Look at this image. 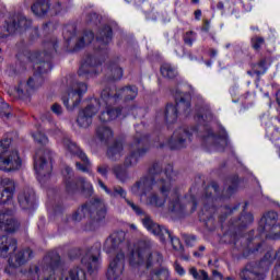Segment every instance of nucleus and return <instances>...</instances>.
Listing matches in <instances>:
<instances>
[{
  "instance_id": "obj_1",
  "label": "nucleus",
  "mask_w": 280,
  "mask_h": 280,
  "mask_svg": "<svg viewBox=\"0 0 280 280\" xmlns=\"http://www.w3.org/2000/svg\"><path fill=\"white\" fill-rule=\"evenodd\" d=\"M174 178V167L166 165L160 173V177L152 179L143 177L131 187L135 196H147V205L149 207L161 208L167 202L170 211H175L180 215H190L196 211L198 203L196 197L189 195L180 200L178 191L172 190V179Z\"/></svg>"
},
{
  "instance_id": "obj_2",
  "label": "nucleus",
  "mask_w": 280,
  "mask_h": 280,
  "mask_svg": "<svg viewBox=\"0 0 280 280\" xmlns=\"http://www.w3.org/2000/svg\"><path fill=\"white\" fill-rule=\"evenodd\" d=\"M46 52L42 54H33L31 55L32 62H35L34 69H37L38 73H35L33 77L28 79L26 83H20V85L15 89V93L18 97H26L30 96L36 89L43 85L44 79L42 73H47L49 69H51V65L49 62H40L38 65L39 58H45Z\"/></svg>"
},
{
  "instance_id": "obj_3",
  "label": "nucleus",
  "mask_w": 280,
  "mask_h": 280,
  "mask_svg": "<svg viewBox=\"0 0 280 280\" xmlns=\"http://www.w3.org/2000/svg\"><path fill=\"white\" fill-rule=\"evenodd\" d=\"M59 264L60 255L50 253L44 257L42 262L31 266L26 277L31 280H56L54 270L58 268Z\"/></svg>"
},
{
  "instance_id": "obj_4",
  "label": "nucleus",
  "mask_w": 280,
  "mask_h": 280,
  "mask_svg": "<svg viewBox=\"0 0 280 280\" xmlns=\"http://www.w3.org/2000/svg\"><path fill=\"white\" fill-rule=\"evenodd\" d=\"M12 140L4 138L0 141V170L2 172H16L21 170V156L19 151L12 149Z\"/></svg>"
},
{
  "instance_id": "obj_5",
  "label": "nucleus",
  "mask_w": 280,
  "mask_h": 280,
  "mask_svg": "<svg viewBox=\"0 0 280 280\" xmlns=\"http://www.w3.org/2000/svg\"><path fill=\"white\" fill-rule=\"evenodd\" d=\"M176 105L168 104L163 113H160L159 116L163 115L164 120L167 124H174L178 119V110H182L185 115L189 114V108L191 104L189 103V94L177 91L175 94Z\"/></svg>"
},
{
  "instance_id": "obj_6",
  "label": "nucleus",
  "mask_w": 280,
  "mask_h": 280,
  "mask_svg": "<svg viewBox=\"0 0 280 280\" xmlns=\"http://www.w3.org/2000/svg\"><path fill=\"white\" fill-rule=\"evenodd\" d=\"M98 108L102 106L105 108L100 115V120L103 122L113 121L121 115V109H115L113 106L117 104V97L110 96V89H105L101 93V100L98 101Z\"/></svg>"
},
{
  "instance_id": "obj_7",
  "label": "nucleus",
  "mask_w": 280,
  "mask_h": 280,
  "mask_svg": "<svg viewBox=\"0 0 280 280\" xmlns=\"http://www.w3.org/2000/svg\"><path fill=\"white\" fill-rule=\"evenodd\" d=\"M106 215V205L102 199H94L90 203L79 208L74 214V220H82V218H95L102 220Z\"/></svg>"
},
{
  "instance_id": "obj_8",
  "label": "nucleus",
  "mask_w": 280,
  "mask_h": 280,
  "mask_svg": "<svg viewBox=\"0 0 280 280\" xmlns=\"http://www.w3.org/2000/svg\"><path fill=\"white\" fill-rule=\"evenodd\" d=\"M89 91V86L84 82H74L70 86L68 94L62 96V102L68 110H73L82 102V95Z\"/></svg>"
},
{
  "instance_id": "obj_9",
  "label": "nucleus",
  "mask_w": 280,
  "mask_h": 280,
  "mask_svg": "<svg viewBox=\"0 0 280 280\" xmlns=\"http://www.w3.org/2000/svg\"><path fill=\"white\" fill-rule=\"evenodd\" d=\"M142 224L147 229V231H149V233H152L153 235L160 237L161 242H165V240H171L173 248H175V250H178V246H180V241L178 238L172 237V234H170V231L167 229L159 225L158 223L152 221V218L148 215L142 219Z\"/></svg>"
},
{
  "instance_id": "obj_10",
  "label": "nucleus",
  "mask_w": 280,
  "mask_h": 280,
  "mask_svg": "<svg viewBox=\"0 0 280 280\" xmlns=\"http://www.w3.org/2000/svg\"><path fill=\"white\" fill-rule=\"evenodd\" d=\"M51 154L49 150H38L35 155V171L38 178H48L51 174Z\"/></svg>"
},
{
  "instance_id": "obj_11",
  "label": "nucleus",
  "mask_w": 280,
  "mask_h": 280,
  "mask_svg": "<svg viewBox=\"0 0 280 280\" xmlns=\"http://www.w3.org/2000/svg\"><path fill=\"white\" fill-rule=\"evenodd\" d=\"M259 226L262 233H266V237L271 240H279L280 237V224L277 225V212H268L260 219Z\"/></svg>"
},
{
  "instance_id": "obj_12",
  "label": "nucleus",
  "mask_w": 280,
  "mask_h": 280,
  "mask_svg": "<svg viewBox=\"0 0 280 280\" xmlns=\"http://www.w3.org/2000/svg\"><path fill=\"white\" fill-rule=\"evenodd\" d=\"M98 186L101 187V189H104L105 194H107V196H109L110 198H121L122 200H125L128 207H130L132 211H135V213H137L138 215H141V213H143V210H141L139 206L135 205V202H132L130 199H127L128 192L126 191V189H124V187L114 186L113 189H109L108 186H106V184L102 182V179H98Z\"/></svg>"
},
{
  "instance_id": "obj_13",
  "label": "nucleus",
  "mask_w": 280,
  "mask_h": 280,
  "mask_svg": "<svg viewBox=\"0 0 280 280\" xmlns=\"http://www.w3.org/2000/svg\"><path fill=\"white\" fill-rule=\"evenodd\" d=\"M100 110V101L93 98L90 104L82 110L79 112L77 124L80 128H89L93 124V117L97 115Z\"/></svg>"
},
{
  "instance_id": "obj_14",
  "label": "nucleus",
  "mask_w": 280,
  "mask_h": 280,
  "mask_svg": "<svg viewBox=\"0 0 280 280\" xmlns=\"http://www.w3.org/2000/svg\"><path fill=\"white\" fill-rule=\"evenodd\" d=\"M63 145L66 150L70 152V154H73L74 156H78L82 162H77L75 166L79 172H85L88 174H91V161H89V158L82 150L78 147L77 143L71 142V140L66 139L63 140Z\"/></svg>"
},
{
  "instance_id": "obj_15",
  "label": "nucleus",
  "mask_w": 280,
  "mask_h": 280,
  "mask_svg": "<svg viewBox=\"0 0 280 280\" xmlns=\"http://www.w3.org/2000/svg\"><path fill=\"white\" fill-rule=\"evenodd\" d=\"M126 240L125 232H114L104 243V250L107 255H124V249L121 248L124 241Z\"/></svg>"
},
{
  "instance_id": "obj_16",
  "label": "nucleus",
  "mask_w": 280,
  "mask_h": 280,
  "mask_svg": "<svg viewBox=\"0 0 280 280\" xmlns=\"http://www.w3.org/2000/svg\"><path fill=\"white\" fill-rule=\"evenodd\" d=\"M144 140L145 138H139V136L135 138L133 143L129 145L130 153L125 159V167L137 165L139 158L148 152V148H141Z\"/></svg>"
},
{
  "instance_id": "obj_17",
  "label": "nucleus",
  "mask_w": 280,
  "mask_h": 280,
  "mask_svg": "<svg viewBox=\"0 0 280 280\" xmlns=\"http://www.w3.org/2000/svg\"><path fill=\"white\" fill-rule=\"evenodd\" d=\"M16 186L14 180L3 177L0 179V205H10L14 200Z\"/></svg>"
},
{
  "instance_id": "obj_18",
  "label": "nucleus",
  "mask_w": 280,
  "mask_h": 280,
  "mask_svg": "<svg viewBox=\"0 0 280 280\" xmlns=\"http://www.w3.org/2000/svg\"><path fill=\"white\" fill-rule=\"evenodd\" d=\"M152 254H150V249L148 247H143V243H140V246L133 250L129 256V264L131 266H140V264H147L150 266L152 264Z\"/></svg>"
},
{
  "instance_id": "obj_19",
  "label": "nucleus",
  "mask_w": 280,
  "mask_h": 280,
  "mask_svg": "<svg viewBox=\"0 0 280 280\" xmlns=\"http://www.w3.org/2000/svg\"><path fill=\"white\" fill-rule=\"evenodd\" d=\"M124 254H118V257H115L109 262V268L107 270L108 280H117L121 278V275H124Z\"/></svg>"
},
{
  "instance_id": "obj_20",
  "label": "nucleus",
  "mask_w": 280,
  "mask_h": 280,
  "mask_svg": "<svg viewBox=\"0 0 280 280\" xmlns=\"http://www.w3.org/2000/svg\"><path fill=\"white\" fill-rule=\"evenodd\" d=\"M31 257H33V252L30 248L15 250L14 255L9 258V265L11 268H20V266L27 264Z\"/></svg>"
},
{
  "instance_id": "obj_21",
  "label": "nucleus",
  "mask_w": 280,
  "mask_h": 280,
  "mask_svg": "<svg viewBox=\"0 0 280 280\" xmlns=\"http://www.w3.org/2000/svg\"><path fill=\"white\" fill-rule=\"evenodd\" d=\"M277 259V265L273 269V277H279L280 276V247L277 252L269 250L265 254L264 258L260 260V266L262 268H270V265L272 261Z\"/></svg>"
},
{
  "instance_id": "obj_22",
  "label": "nucleus",
  "mask_w": 280,
  "mask_h": 280,
  "mask_svg": "<svg viewBox=\"0 0 280 280\" xmlns=\"http://www.w3.org/2000/svg\"><path fill=\"white\" fill-rule=\"evenodd\" d=\"M19 229L18 221L14 220L12 211L0 213V230L7 233H14Z\"/></svg>"
},
{
  "instance_id": "obj_23",
  "label": "nucleus",
  "mask_w": 280,
  "mask_h": 280,
  "mask_svg": "<svg viewBox=\"0 0 280 280\" xmlns=\"http://www.w3.org/2000/svg\"><path fill=\"white\" fill-rule=\"evenodd\" d=\"M265 270H268V268H264L261 262H259L258 267H246L241 272V278L243 280H262Z\"/></svg>"
},
{
  "instance_id": "obj_24",
  "label": "nucleus",
  "mask_w": 280,
  "mask_h": 280,
  "mask_svg": "<svg viewBox=\"0 0 280 280\" xmlns=\"http://www.w3.org/2000/svg\"><path fill=\"white\" fill-rule=\"evenodd\" d=\"M30 25H32V22H30L25 16L16 15L8 20L7 32L14 34L16 30H25V27H30Z\"/></svg>"
},
{
  "instance_id": "obj_25",
  "label": "nucleus",
  "mask_w": 280,
  "mask_h": 280,
  "mask_svg": "<svg viewBox=\"0 0 280 280\" xmlns=\"http://www.w3.org/2000/svg\"><path fill=\"white\" fill-rule=\"evenodd\" d=\"M59 280H86V271L80 267L62 270Z\"/></svg>"
},
{
  "instance_id": "obj_26",
  "label": "nucleus",
  "mask_w": 280,
  "mask_h": 280,
  "mask_svg": "<svg viewBox=\"0 0 280 280\" xmlns=\"http://www.w3.org/2000/svg\"><path fill=\"white\" fill-rule=\"evenodd\" d=\"M15 252L16 241L10 236H0V257H8Z\"/></svg>"
},
{
  "instance_id": "obj_27",
  "label": "nucleus",
  "mask_w": 280,
  "mask_h": 280,
  "mask_svg": "<svg viewBox=\"0 0 280 280\" xmlns=\"http://www.w3.org/2000/svg\"><path fill=\"white\" fill-rule=\"evenodd\" d=\"M82 266L89 270V272H95L100 268V256L93 252H88L81 259Z\"/></svg>"
},
{
  "instance_id": "obj_28",
  "label": "nucleus",
  "mask_w": 280,
  "mask_h": 280,
  "mask_svg": "<svg viewBox=\"0 0 280 280\" xmlns=\"http://www.w3.org/2000/svg\"><path fill=\"white\" fill-rule=\"evenodd\" d=\"M18 202L22 209H32L34 207V190L23 189L18 196Z\"/></svg>"
},
{
  "instance_id": "obj_29",
  "label": "nucleus",
  "mask_w": 280,
  "mask_h": 280,
  "mask_svg": "<svg viewBox=\"0 0 280 280\" xmlns=\"http://www.w3.org/2000/svg\"><path fill=\"white\" fill-rule=\"evenodd\" d=\"M138 93H139V90L137 89V86H129V88L119 90L115 94L113 93V91L109 90V97H116V102L117 100H119V97H124V100L128 102L130 100H135Z\"/></svg>"
},
{
  "instance_id": "obj_30",
  "label": "nucleus",
  "mask_w": 280,
  "mask_h": 280,
  "mask_svg": "<svg viewBox=\"0 0 280 280\" xmlns=\"http://www.w3.org/2000/svg\"><path fill=\"white\" fill-rule=\"evenodd\" d=\"M107 156L110 161H120L124 156V143L116 141L108 150Z\"/></svg>"
},
{
  "instance_id": "obj_31",
  "label": "nucleus",
  "mask_w": 280,
  "mask_h": 280,
  "mask_svg": "<svg viewBox=\"0 0 280 280\" xmlns=\"http://www.w3.org/2000/svg\"><path fill=\"white\" fill-rule=\"evenodd\" d=\"M32 12L36 16H45L49 12V0H36L32 5Z\"/></svg>"
},
{
  "instance_id": "obj_32",
  "label": "nucleus",
  "mask_w": 280,
  "mask_h": 280,
  "mask_svg": "<svg viewBox=\"0 0 280 280\" xmlns=\"http://www.w3.org/2000/svg\"><path fill=\"white\" fill-rule=\"evenodd\" d=\"M189 139V132L185 129H179L173 135V147L174 148H183L185 142Z\"/></svg>"
},
{
  "instance_id": "obj_33",
  "label": "nucleus",
  "mask_w": 280,
  "mask_h": 280,
  "mask_svg": "<svg viewBox=\"0 0 280 280\" xmlns=\"http://www.w3.org/2000/svg\"><path fill=\"white\" fill-rule=\"evenodd\" d=\"M93 38H95V35L93 32L88 31L85 32L81 37H79V40L77 42V49H82V47H86V45H91L93 42Z\"/></svg>"
},
{
  "instance_id": "obj_34",
  "label": "nucleus",
  "mask_w": 280,
  "mask_h": 280,
  "mask_svg": "<svg viewBox=\"0 0 280 280\" xmlns=\"http://www.w3.org/2000/svg\"><path fill=\"white\" fill-rule=\"evenodd\" d=\"M107 73L110 80H121L124 78V70L117 63L110 65Z\"/></svg>"
},
{
  "instance_id": "obj_35",
  "label": "nucleus",
  "mask_w": 280,
  "mask_h": 280,
  "mask_svg": "<svg viewBox=\"0 0 280 280\" xmlns=\"http://www.w3.org/2000/svg\"><path fill=\"white\" fill-rule=\"evenodd\" d=\"M110 38H113V30H110V26H106L103 31L100 32V35L97 36V43L108 45V43H110Z\"/></svg>"
},
{
  "instance_id": "obj_36",
  "label": "nucleus",
  "mask_w": 280,
  "mask_h": 280,
  "mask_svg": "<svg viewBox=\"0 0 280 280\" xmlns=\"http://www.w3.org/2000/svg\"><path fill=\"white\" fill-rule=\"evenodd\" d=\"M96 133L101 141H108V139L113 138V130L106 126L98 127Z\"/></svg>"
},
{
  "instance_id": "obj_37",
  "label": "nucleus",
  "mask_w": 280,
  "mask_h": 280,
  "mask_svg": "<svg viewBox=\"0 0 280 280\" xmlns=\"http://www.w3.org/2000/svg\"><path fill=\"white\" fill-rule=\"evenodd\" d=\"M161 73L162 75H164V78H176L177 75V71H176V68L172 67V65L170 63H164L162 67H161Z\"/></svg>"
},
{
  "instance_id": "obj_38",
  "label": "nucleus",
  "mask_w": 280,
  "mask_h": 280,
  "mask_svg": "<svg viewBox=\"0 0 280 280\" xmlns=\"http://www.w3.org/2000/svg\"><path fill=\"white\" fill-rule=\"evenodd\" d=\"M188 272L196 280H209V275L207 273V271H205V270L198 271V269H196V267H191L188 270Z\"/></svg>"
},
{
  "instance_id": "obj_39",
  "label": "nucleus",
  "mask_w": 280,
  "mask_h": 280,
  "mask_svg": "<svg viewBox=\"0 0 280 280\" xmlns=\"http://www.w3.org/2000/svg\"><path fill=\"white\" fill-rule=\"evenodd\" d=\"M78 189H81L82 191H86L88 195L93 194V185L91 183L86 182V179L80 177L77 183Z\"/></svg>"
},
{
  "instance_id": "obj_40",
  "label": "nucleus",
  "mask_w": 280,
  "mask_h": 280,
  "mask_svg": "<svg viewBox=\"0 0 280 280\" xmlns=\"http://www.w3.org/2000/svg\"><path fill=\"white\" fill-rule=\"evenodd\" d=\"M114 174L116 178H118V180H120L121 183H124V180L128 178V173L126 172V170H124V167H121V165L114 166Z\"/></svg>"
},
{
  "instance_id": "obj_41",
  "label": "nucleus",
  "mask_w": 280,
  "mask_h": 280,
  "mask_svg": "<svg viewBox=\"0 0 280 280\" xmlns=\"http://www.w3.org/2000/svg\"><path fill=\"white\" fill-rule=\"evenodd\" d=\"M170 277V272L165 269H160L151 275L150 280H166Z\"/></svg>"
},
{
  "instance_id": "obj_42",
  "label": "nucleus",
  "mask_w": 280,
  "mask_h": 280,
  "mask_svg": "<svg viewBox=\"0 0 280 280\" xmlns=\"http://www.w3.org/2000/svg\"><path fill=\"white\" fill-rule=\"evenodd\" d=\"M11 113L10 105L0 97V117H10Z\"/></svg>"
},
{
  "instance_id": "obj_43",
  "label": "nucleus",
  "mask_w": 280,
  "mask_h": 280,
  "mask_svg": "<svg viewBox=\"0 0 280 280\" xmlns=\"http://www.w3.org/2000/svg\"><path fill=\"white\" fill-rule=\"evenodd\" d=\"M34 140L40 145H47L49 143V139L43 132L38 131L33 135Z\"/></svg>"
},
{
  "instance_id": "obj_44",
  "label": "nucleus",
  "mask_w": 280,
  "mask_h": 280,
  "mask_svg": "<svg viewBox=\"0 0 280 280\" xmlns=\"http://www.w3.org/2000/svg\"><path fill=\"white\" fill-rule=\"evenodd\" d=\"M264 43H265L264 37L256 36L252 38V47L256 49V51H258V49H261V47H264Z\"/></svg>"
},
{
  "instance_id": "obj_45",
  "label": "nucleus",
  "mask_w": 280,
  "mask_h": 280,
  "mask_svg": "<svg viewBox=\"0 0 280 280\" xmlns=\"http://www.w3.org/2000/svg\"><path fill=\"white\" fill-rule=\"evenodd\" d=\"M256 67L258 68L254 70V73H256V75H262V73H266V59L260 60Z\"/></svg>"
},
{
  "instance_id": "obj_46",
  "label": "nucleus",
  "mask_w": 280,
  "mask_h": 280,
  "mask_svg": "<svg viewBox=\"0 0 280 280\" xmlns=\"http://www.w3.org/2000/svg\"><path fill=\"white\" fill-rule=\"evenodd\" d=\"M56 45H57L56 39H51L50 42L44 43V47L45 49L49 50V54H54V51H56Z\"/></svg>"
},
{
  "instance_id": "obj_47",
  "label": "nucleus",
  "mask_w": 280,
  "mask_h": 280,
  "mask_svg": "<svg viewBox=\"0 0 280 280\" xmlns=\"http://www.w3.org/2000/svg\"><path fill=\"white\" fill-rule=\"evenodd\" d=\"M194 32L190 31V32H187L185 37H184V42L186 45H189V47H191V45H194V40L195 38L192 37L194 36Z\"/></svg>"
},
{
  "instance_id": "obj_48",
  "label": "nucleus",
  "mask_w": 280,
  "mask_h": 280,
  "mask_svg": "<svg viewBox=\"0 0 280 280\" xmlns=\"http://www.w3.org/2000/svg\"><path fill=\"white\" fill-rule=\"evenodd\" d=\"M50 109L57 116L62 115V105H60L58 103L52 104Z\"/></svg>"
},
{
  "instance_id": "obj_49",
  "label": "nucleus",
  "mask_w": 280,
  "mask_h": 280,
  "mask_svg": "<svg viewBox=\"0 0 280 280\" xmlns=\"http://www.w3.org/2000/svg\"><path fill=\"white\" fill-rule=\"evenodd\" d=\"M174 268L179 277H185V268H183V266H180L178 262H175Z\"/></svg>"
},
{
  "instance_id": "obj_50",
  "label": "nucleus",
  "mask_w": 280,
  "mask_h": 280,
  "mask_svg": "<svg viewBox=\"0 0 280 280\" xmlns=\"http://www.w3.org/2000/svg\"><path fill=\"white\" fill-rule=\"evenodd\" d=\"M97 172L98 174H101L102 176H106V174H108V166L106 165H101L97 167Z\"/></svg>"
},
{
  "instance_id": "obj_51",
  "label": "nucleus",
  "mask_w": 280,
  "mask_h": 280,
  "mask_svg": "<svg viewBox=\"0 0 280 280\" xmlns=\"http://www.w3.org/2000/svg\"><path fill=\"white\" fill-rule=\"evenodd\" d=\"M210 23L209 20L203 21V26L201 27V32H209L210 28Z\"/></svg>"
},
{
  "instance_id": "obj_52",
  "label": "nucleus",
  "mask_w": 280,
  "mask_h": 280,
  "mask_svg": "<svg viewBox=\"0 0 280 280\" xmlns=\"http://www.w3.org/2000/svg\"><path fill=\"white\" fill-rule=\"evenodd\" d=\"M88 21H89V23H96L97 14H95V13L90 14Z\"/></svg>"
},
{
  "instance_id": "obj_53",
  "label": "nucleus",
  "mask_w": 280,
  "mask_h": 280,
  "mask_svg": "<svg viewBox=\"0 0 280 280\" xmlns=\"http://www.w3.org/2000/svg\"><path fill=\"white\" fill-rule=\"evenodd\" d=\"M212 280H222V275L218 271L212 272Z\"/></svg>"
},
{
  "instance_id": "obj_54",
  "label": "nucleus",
  "mask_w": 280,
  "mask_h": 280,
  "mask_svg": "<svg viewBox=\"0 0 280 280\" xmlns=\"http://www.w3.org/2000/svg\"><path fill=\"white\" fill-rule=\"evenodd\" d=\"M186 244H188L189 246H191V242H196V236H187L185 238Z\"/></svg>"
},
{
  "instance_id": "obj_55",
  "label": "nucleus",
  "mask_w": 280,
  "mask_h": 280,
  "mask_svg": "<svg viewBox=\"0 0 280 280\" xmlns=\"http://www.w3.org/2000/svg\"><path fill=\"white\" fill-rule=\"evenodd\" d=\"M86 73V65L81 66L79 69V75H84Z\"/></svg>"
},
{
  "instance_id": "obj_56",
  "label": "nucleus",
  "mask_w": 280,
  "mask_h": 280,
  "mask_svg": "<svg viewBox=\"0 0 280 280\" xmlns=\"http://www.w3.org/2000/svg\"><path fill=\"white\" fill-rule=\"evenodd\" d=\"M200 16H202V11L196 10V11H195V19H196L197 21H200Z\"/></svg>"
},
{
  "instance_id": "obj_57",
  "label": "nucleus",
  "mask_w": 280,
  "mask_h": 280,
  "mask_svg": "<svg viewBox=\"0 0 280 280\" xmlns=\"http://www.w3.org/2000/svg\"><path fill=\"white\" fill-rule=\"evenodd\" d=\"M217 8H218L219 10H224V3H223V2H219V3L217 4Z\"/></svg>"
},
{
  "instance_id": "obj_58",
  "label": "nucleus",
  "mask_w": 280,
  "mask_h": 280,
  "mask_svg": "<svg viewBox=\"0 0 280 280\" xmlns=\"http://www.w3.org/2000/svg\"><path fill=\"white\" fill-rule=\"evenodd\" d=\"M5 110L8 109L3 108V104H0V113H5Z\"/></svg>"
},
{
  "instance_id": "obj_59",
  "label": "nucleus",
  "mask_w": 280,
  "mask_h": 280,
  "mask_svg": "<svg viewBox=\"0 0 280 280\" xmlns=\"http://www.w3.org/2000/svg\"><path fill=\"white\" fill-rule=\"evenodd\" d=\"M129 226H130V229H132V231H137V225L130 224Z\"/></svg>"
},
{
  "instance_id": "obj_60",
  "label": "nucleus",
  "mask_w": 280,
  "mask_h": 280,
  "mask_svg": "<svg viewBox=\"0 0 280 280\" xmlns=\"http://www.w3.org/2000/svg\"><path fill=\"white\" fill-rule=\"evenodd\" d=\"M272 279H273V280H280V276L275 277V275L272 273Z\"/></svg>"
},
{
  "instance_id": "obj_61",
  "label": "nucleus",
  "mask_w": 280,
  "mask_h": 280,
  "mask_svg": "<svg viewBox=\"0 0 280 280\" xmlns=\"http://www.w3.org/2000/svg\"><path fill=\"white\" fill-rule=\"evenodd\" d=\"M192 3H200V0H192Z\"/></svg>"
},
{
  "instance_id": "obj_62",
  "label": "nucleus",
  "mask_w": 280,
  "mask_h": 280,
  "mask_svg": "<svg viewBox=\"0 0 280 280\" xmlns=\"http://www.w3.org/2000/svg\"><path fill=\"white\" fill-rule=\"evenodd\" d=\"M199 250H205V246H200V247H199Z\"/></svg>"
},
{
  "instance_id": "obj_63",
  "label": "nucleus",
  "mask_w": 280,
  "mask_h": 280,
  "mask_svg": "<svg viewBox=\"0 0 280 280\" xmlns=\"http://www.w3.org/2000/svg\"><path fill=\"white\" fill-rule=\"evenodd\" d=\"M70 188H71V186L67 185V189H70Z\"/></svg>"
},
{
  "instance_id": "obj_64",
  "label": "nucleus",
  "mask_w": 280,
  "mask_h": 280,
  "mask_svg": "<svg viewBox=\"0 0 280 280\" xmlns=\"http://www.w3.org/2000/svg\"><path fill=\"white\" fill-rule=\"evenodd\" d=\"M247 217L253 218V215L248 214Z\"/></svg>"
}]
</instances>
